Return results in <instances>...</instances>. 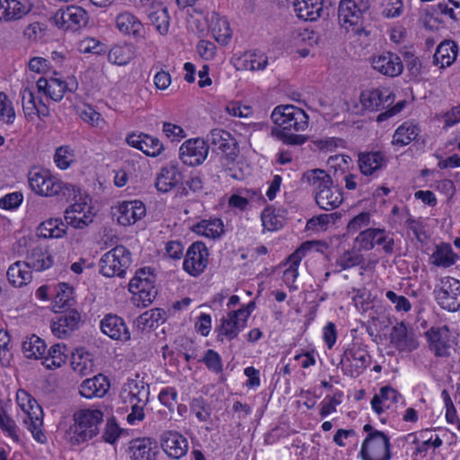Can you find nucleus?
Wrapping results in <instances>:
<instances>
[{
    "mask_svg": "<svg viewBox=\"0 0 460 460\" xmlns=\"http://www.w3.org/2000/svg\"><path fill=\"white\" fill-rule=\"evenodd\" d=\"M127 143L141 150L148 156L155 157L164 150V146L157 137H154L147 134H130L127 137Z\"/></svg>",
    "mask_w": 460,
    "mask_h": 460,
    "instance_id": "a878e982",
    "label": "nucleus"
},
{
    "mask_svg": "<svg viewBox=\"0 0 460 460\" xmlns=\"http://www.w3.org/2000/svg\"><path fill=\"white\" fill-rule=\"evenodd\" d=\"M404 58L411 79H419L420 75L425 72V66L422 65L419 58L410 52H405Z\"/></svg>",
    "mask_w": 460,
    "mask_h": 460,
    "instance_id": "6e6d98bb",
    "label": "nucleus"
},
{
    "mask_svg": "<svg viewBox=\"0 0 460 460\" xmlns=\"http://www.w3.org/2000/svg\"><path fill=\"white\" fill-rule=\"evenodd\" d=\"M429 349L438 358H448L452 347L450 330L447 325L431 327L425 332Z\"/></svg>",
    "mask_w": 460,
    "mask_h": 460,
    "instance_id": "f8f14e48",
    "label": "nucleus"
},
{
    "mask_svg": "<svg viewBox=\"0 0 460 460\" xmlns=\"http://www.w3.org/2000/svg\"><path fill=\"white\" fill-rule=\"evenodd\" d=\"M22 410L26 414L23 419V423L28 427L33 438L38 442L44 443L46 441V436L40 429L42 426V419L39 418L36 412H31L29 410H26L24 405L22 406Z\"/></svg>",
    "mask_w": 460,
    "mask_h": 460,
    "instance_id": "a18cd8bd",
    "label": "nucleus"
},
{
    "mask_svg": "<svg viewBox=\"0 0 460 460\" xmlns=\"http://www.w3.org/2000/svg\"><path fill=\"white\" fill-rule=\"evenodd\" d=\"M261 221L267 231H277L284 226V218L277 214L275 209L266 208L261 213Z\"/></svg>",
    "mask_w": 460,
    "mask_h": 460,
    "instance_id": "09e8293b",
    "label": "nucleus"
},
{
    "mask_svg": "<svg viewBox=\"0 0 460 460\" xmlns=\"http://www.w3.org/2000/svg\"><path fill=\"white\" fill-rule=\"evenodd\" d=\"M0 429L7 432V434L13 438L18 440L17 426L14 420L9 417L4 410H0Z\"/></svg>",
    "mask_w": 460,
    "mask_h": 460,
    "instance_id": "0e129e2a",
    "label": "nucleus"
},
{
    "mask_svg": "<svg viewBox=\"0 0 460 460\" xmlns=\"http://www.w3.org/2000/svg\"><path fill=\"white\" fill-rule=\"evenodd\" d=\"M206 140L212 146L213 152L218 155L217 157H212L208 164L215 166L217 173L231 171L240 153L235 137L225 129L214 128L208 134Z\"/></svg>",
    "mask_w": 460,
    "mask_h": 460,
    "instance_id": "7ed1b4c3",
    "label": "nucleus"
},
{
    "mask_svg": "<svg viewBox=\"0 0 460 460\" xmlns=\"http://www.w3.org/2000/svg\"><path fill=\"white\" fill-rule=\"evenodd\" d=\"M368 8L367 4L361 6L353 0H341L339 4L338 16L341 26L344 27H359L365 29L364 13Z\"/></svg>",
    "mask_w": 460,
    "mask_h": 460,
    "instance_id": "2eb2a0df",
    "label": "nucleus"
},
{
    "mask_svg": "<svg viewBox=\"0 0 460 460\" xmlns=\"http://www.w3.org/2000/svg\"><path fill=\"white\" fill-rule=\"evenodd\" d=\"M81 314L75 309L65 311L57 315L51 323V331L55 336L59 339L70 335L79 328Z\"/></svg>",
    "mask_w": 460,
    "mask_h": 460,
    "instance_id": "6ab92c4d",
    "label": "nucleus"
},
{
    "mask_svg": "<svg viewBox=\"0 0 460 460\" xmlns=\"http://www.w3.org/2000/svg\"><path fill=\"white\" fill-rule=\"evenodd\" d=\"M75 160V150L69 146H61L56 149L54 162L59 169H67Z\"/></svg>",
    "mask_w": 460,
    "mask_h": 460,
    "instance_id": "49530a36",
    "label": "nucleus"
},
{
    "mask_svg": "<svg viewBox=\"0 0 460 460\" xmlns=\"http://www.w3.org/2000/svg\"><path fill=\"white\" fill-rule=\"evenodd\" d=\"M31 11V5L18 0H0V20L5 22L22 18Z\"/></svg>",
    "mask_w": 460,
    "mask_h": 460,
    "instance_id": "7c9ffc66",
    "label": "nucleus"
},
{
    "mask_svg": "<svg viewBox=\"0 0 460 460\" xmlns=\"http://www.w3.org/2000/svg\"><path fill=\"white\" fill-rule=\"evenodd\" d=\"M390 438L385 432L367 435L362 442L359 456L362 460H391Z\"/></svg>",
    "mask_w": 460,
    "mask_h": 460,
    "instance_id": "6e6552de",
    "label": "nucleus"
},
{
    "mask_svg": "<svg viewBox=\"0 0 460 460\" xmlns=\"http://www.w3.org/2000/svg\"><path fill=\"white\" fill-rule=\"evenodd\" d=\"M22 105L25 117L28 119H32L37 113V102L33 92L25 87L21 92Z\"/></svg>",
    "mask_w": 460,
    "mask_h": 460,
    "instance_id": "603ef678",
    "label": "nucleus"
},
{
    "mask_svg": "<svg viewBox=\"0 0 460 460\" xmlns=\"http://www.w3.org/2000/svg\"><path fill=\"white\" fill-rule=\"evenodd\" d=\"M53 19L55 25L59 28L81 29L87 22V13L83 8L71 5L65 10H58Z\"/></svg>",
    "mask_w": 460,
    "mask_h": 460,
    "instance_id": "f3484780",
    "label": "nucleus"
},
{
    "mask_svg": "<svg viewBox=\"0 0 460 460\" xmlns=\"http://www.w3.org/2000/svg\"><path fill=\"white\" fill-rule=\"evenodd\" d=\"M29 184L31 189L38 195L45 197L57 196L66 200L77 197L79 190L69 183H65L50 175L48 170H33L29 172Z\"/></svg>",
    "mask_w": 460,
    "mask_h": 460,
    "instance_id": "20e7f679",
    "label": "nucleus"
},
{
    "mask_svg": "<svg viewBox=\"0 0 460 460\" xmlns=\"http://www.w3.org/2000/svg\"><path fill=\"white\" fill-rule=\"evenodd\" d=\"M183 179L177 162H171L162 167L155 179V187L158 191L166 193L175 188Z\"/></svg>",
    "mask_w": 460,
    "mask_h": 460,
    "instance_id": "aec40b11",
    "label": "nucleus"
},
{
    "mask_svg": "<svg viewBox=\"0 0 460 460\" xmlns=\"http://www.w3.org/2000/svg\"><path fill=\"white\" fill-rule=\"evenodd\" d=\"M125 391H128L130 402L144 403L149 400V385L143 380H128L126 384Z\"/></svg>",
    "mask_w": 460,
    "mask_h": 460,
    "instance_id": "a19ab883",
    "label": "nucleus"
},
{
    "mask_svg": "<svg viewBox=\"0 0 460 460\" xmlns=\"http://www.w3.org/2000/svg\"><path fill=\"white\" fill-rule=\"evenodd\" d=\"M455 48L448 41L440 43L433 55V64L440 65L441 68L450 66L456 58Z\"/></svg>",
    "mask_w": 460,
    "mask_h": 460,
    "instance_id": "37998d69",
    "label": "nucleus"
},
{
    "mask_svg": "<svg viewBox=\"0 0 460 460\" xmlns=\"http://www.w3.org/2000/svg\"><path fill=\"white\" fill-rule=\"evenodd\" d=\"M394 93L387 88L367 90L360 94L362 106L371 111L387 109L394 103Z\"/></svg>",
    "mask_w": 460,
    "mask_h": 460,
    "instance_id": "dca6fc26",
    "label": "nucleus"
},
{
    "mask_svg": "<svg viewBox=\"0 0 460 460\" xmlns=\"http://www.w3.org/2000/svg\"><path fill=\"white\" fill-rule=\"evenodd\" d=\"M25 261L27 266L36 271L49 270L54 264V259L49 251L40 245H36L28 251Z\"/></svg>",
    "mask_w": 460,
    "mask_h": 460,
    "instance_id": "cd10ccee",
    "label": "nucleus"
},
{
    "mask_svg": "<svg viewBox=\"0 0 460 460\" xmlns=\"http://www.w3.org/2000/svg\"><path fill=\"white\" fill-rule=\"evenodd\" d=\"M67 350L66 346L64 343H57L50 347L48 351V355L52 359V365L55 367H59L66 360V351Z\"/></svg>",
    "mask_w": 460,
    "mask_h": 460,
    "instance_id": "bf43d9fd",
    "label": "nucleus"
},
{
    "mask_svg": "<svg viewBox=\"0 0 460 460\" xmlns=\"http://www.w3.org/2000/svg\"><path fill=\"white\" fill-rule=\"evenodd\" d=\"M31 268L26 261H16L7 270V279L13 287H22L31 279Z\"/></svg>",
    "mask_w": 460,
    "mask_h": 460,
    "instance_id": "c9c22d12",
    "label": "nucleus"
},
{
    "mask_svg": "<svg viewBox=\"0 0 460 460\" xmlns=\"http://www.w3.org/2000/svg\"><path fill=\"white\" fill-rule=\"evenodd\" d=\"M74 424L69 429L70 441L80 445L99 433L103 413L100 410L82 409L74 413Z\"/></svg>",
    "mask_w": 460,
    "mask_h": 460,
    "instance_id": "39448f33",
    "label": "nucleus"
},
{
    "mask_svg": "<svg viewBox=\"0 0 460 460\" xmlns=\"http://www.w3.org/2000/svg\"><path fill=\"white\" fill-rule=\"evenodd\" d=\"M303 181L314 187V199L323 210H333L343 201L341 190L334 185L332 176L322 169H314L303 174Z\"/></svg>",
    "mask_w": 460,
    "mask_h": 460,
    "instance_id": "f03ea898",
    "label": "nucleus"
},
{
    "mask_svg": "<svg viewBox=\"0 0 460 460\" xmlns=\"http://www.w3.org/2000/svg\"><path fill=\"white\" fill-rule=\"evenodd\" d=\"M438 305L448 312L460 310V281L452 277H444L434 288Z\"/></svg>",
    "mask_w": 460,
    "mask_h": 460,
    "instance_id": "0eeeda50",
    "label": "nucleus"
},
{
    "mask_svg": "<svg viewBox=\"0 0 460 460\" xmlns=\"http://www.w3.org/2000/svg\"><path fill=\"white\" fill-rule=\"evenodd\" d=\"M37 88L39 92L44 93L54 102H60L65 94L64 81L59 78L50 77L46 79L40 77L37 81Z\"/></svg>",
    "mask_w": 460,
    "mask_h": 460,
    "instance_id": "72a5a7b5",
    "label": "nucleus"
},
{
    "mask_svg": "<svg viewBox=\"0 0 460 460\" xmlns=\"http://www.w3.org/2000/svg\"><path fill=\"white\" fill-rule=\"evenodd\" d=\"M380 233V228H368L361 231L356 238V242L363 250L369 251L376 245V235Z\"/></svg>",
    "mask_w": 460,
    "mask_h": 460,
    "instance_id": "864d4df0",
    "label": "nucleus"
},
{
    "mask_svg": "<svg viewBox=\"0 0 460 460\" xmlns=\"http://www.w3.org/2000/svg\"><path fill=\"white\" fill-rule=\"evenodd\" d=\"M441 396L443 398L445 407H446V420L447 422L455 424L458 423V429H460V421L456 414V407L453 403V401L450 397V394L447 390L444 389L441 392Z\"/></svg>",
    "mask_w": 460,
    "mask_h": 460,
    "instance_id": "052dcab7",
    "label": "nucleus"
},
{
    "mask_svg": "<svg viewBox=\"0 0 460 460\" xmlns=\"http://www.w3.org/2000/svg\"><path fill=\"white\" fill-rule=\"evenodd\" d=\"M431 258L434 265L443 268H448L459 260V256L453 252L451 245L446 243H442L436 247Z\"/></svg>",
    "mask_w": 460,
    "mask_h": 460,
    "instance_id": "4c0bfd02",
    "label": "nucleus"
},
{
    "mask_svg": "<svg viewBox=\"0 0 460 460\" xmlns=\"http://www.w3.org/2000/svg\"><path fill=\"white\" fill-rule=\"evenodd\" d=\"M77 49L81 53H92L102 55L106 53V47L101 41L93 38H85L79 41Z\"/></svg>",
    "mask_w": 460,
    "mask_h": 460,
    "instance_id": "5fc2aeb1",
    "label": "nucleus"
},
{
    "mask_svg": "<svg viewBox=\"0 0 460 460\" xmlns=\"http://www.w3.org/2000/svg\"><path fill=\"white\" fill-rule=\"evenodd\" d=\"M192 231L208 238H219L224 233V224L220 218L203 219L192 226Z\"/></svg>",
    "mask_w": 460,
    "mask_h": 460,
    "instance_id": "f704fd0d",
    "label": "nucleus"
},
{
    "mask_svg": "<svg viewBox=\"0 0 460 460\" xmlns=\"http://www.w3.org/2000/svg\"><path fill=\"white\" fill-rule=\"evenodd\" d=\"M146 215L145 204L137 199L123 201L117 208V220L121 226L135 224Z\"/></svg>",
    "mask_w": 460,
    "mask_h": 460,
    "instance_id": "412c9836",
    "label": "nucleus"
},
{
    "mask_svg": "<svg viewBox=\"0 0 460 460\" xmlns=\"http://www.w3.org/2000/svg\"><path fill=\"white\" fill-rule=\"evenodd\" d=\"M74 288L67 283H59L56 287V295L54 297L53 308L55 312L70 307L74 300Z\"/></svg>",
    "mask_w": 460,
    "mask_h": 460,
    "instance_id": "79ce46f5",
    "label": "nucleus"
},
{
    "mask_svg": "<svg viewBox=\"0 0 460 460\" xmlns=\"http://www.w3.org/2000/svg\"><path fill=\"white\" fill-rule=\"evenodd\" d=\"M390 343L400 353H410L419 347V341L413 329L404 322L398 323L392 327Z\"/></svg>",
    "mask_w": 460,
    "mask_h": 460,
    "instance_id": "ddd939ff",
    "label": "nucleus"
},
{
    "mask_svg": "<svg viewBox=\"0 0 460 460\" xmlns=\"http://www.w3.org/2000/svg\"><path fill=\"white\" fill-rule=\"evenodd\" d=\"M420 128L412 122L406 121L397 128L394 136L392 144L394 146H404L416 139L420 134Z\"/></svg>",
    "mask_w": 460,
    "mask_h": 460,
    "instance_id": "e433bc0d",
    "label": "nucleus"
},
{
    "mask_svg": "<svg viewBox=\"0 0 460 460\" xmlns=\"http://www.w3.org/2000/svg\"><path fill=\"white\" fill-rule=\"evenodd\" d=\"M245 326V319H242L239 316L234 317L233 312L229 313L227 318L221 320V324L218 328L217 341H223L224 337L229 341L234 340Z\"/></svg>",
    "mask_w": 460,
    "mask_h": 460,
    "instance_id": "c756f323",
    "label": "nucleus"
},
{
    "mask_svg": "<svg viewBox=\"0 0 460 460\" xmlns=\"http://www.w3.org/2000/svg\"><path fill=\"white\" fill-rule=\"evenodd\" d=\"M156 276L150 267L137 270L130 279L128 291L137 294L143 303L151 304L157 295L155 283Z\"/></svg>",
    "mask_w": 460,
    "mask_h": 460,
    "instance_id": "1a4fd4ad",
    "label": "nucleus"
},
{
    "mask_svg": "<svg viewBox=\"0 0 460 460\" xmlns=\"http://www.w3.org/2000/svg\"><path fill=\"white\" fill-rule=\"evenodd\" d=\"M190 408L199 421H207L210 419L212 410L209 403L203 397L193 398Z\"/></svg>",
    "mask_w": 460,
    "mask_h": 460,
    "instance_id": "8fccbe9b",
    "label": "nucleus"
},
{
    "mask_svg": "<svg viewBox=\"0 0 460 460\" xmlns=\"http://www.w3.org/2000/svg\"><path fill=\"white\" fill-rule=\"evenodd\" d=\"M208 251L202 242L193 243L188 249L183 270L193 277L199 276L208 266Z\"/></svg>",
    "mask_w": 460,
    "mask_h": 460,
    "instance_id": "4468645a",
    "label": "nucleus"
},
{
    "mask_svg": "<svg viewBox=\"0 0 460 460\" xmlns=\"http://www.w3.org/2000/svg\"><path fill=\"white\" fill-rule=\"evenodd\" d=\"M131 263L129 250L123 245H117L102 256L99 261L100 273L108 278H124Z\"/></svg>",
    "mask_w": 460,
    "mask_h": 460,
    "instance_id": "423d86ee",
    "label": "nucleus"
},
{
    "mask_svg": "<svg viewBox=\"0 0 460 460\" xmlns=\"http://www.w3.org/2000/svg\"><path fill=\"white\" fill-rule=\"evenodd\" d=\"M46 347L45 341L33 334L22 342V352L28 358L38 359L44 355Z\"/></svg>",
    "mask_w": 460,
    "mask_h": 460,
    "instance_id": "c03bdc74",
    "label": "nucleus"
},
{
    "mask_svg": "<svg viewBox=\"0 0 460 460\" xmlns=\"http://www.w3.org/2000/svg\"><path fill=\"white\" fill-rule=\"evenodd\" d=\"M364 261L362 254L356 251H346L341 255L335 264L340 267L339 271L358 266Z\"/></svg>",
    "mask_w": 460,
    "mask_h": 460,
    "instance_id": "3c124183",
    "label": "nucleus"
},
{
    "mask_svg": "<svg viewBox=\"0 0 460 460\" xmlns=\"http://www.w3.org/2000/svg\"><path fill=\"white\" fill-rule=\"evenodd\" d=\"M212 372L219 374L223 371V362L220 355L214 349H208L200 360Z\"/></svg>",
    "mask_w": 460,
    "mask_h": 460,
    "instance_id": "13d9d810",
    "label": "nucleus"
},
{
    "mask_svg": "<svg viewBox=\"0 0 460 460\" xmlns=\"http://www.w3.org/2000/svg\"><path fill=\"white\" fill-rule=\"evenodd\" d=\"M370 362L371 356L368 351L356 344L344 351L341 360L343 373L354 378L358 377Z\"/></svg>",
    "mask_w": 460,
    "mask_h": 460,
    "instance_id": "9d476101",
    "label": "nucleus"
},
{
    "mask_svg": "<svg viewBox=\"0 0 460 460\" xmlns=\"http://www.w3.org/2000/svg\"><path fill=\"white\" fill-rule=\"evenodd\" d=\"M90 207L86 202H75L70 205L65 211L66 225H70L76 229H84L93 220V215L89 211Z\"/></svg>",
    "mask_w": 460,
    "mask_h": 460,
    "instance_id": "4be33fe9",
    "label": "nucleus"
},
{
    "mask_svg": "<svg viewBox=\"0 0 460 460\" xmlns=\"http://www.w3.org/2000/svg\"><path fill=\"white\" fill-rule=\"evenodd\" d=\"M129 450L132 460H157L160 454L157 442L150 438L132 440Z\"/></svg>",
    "mask_w": 460,
    "mask_h": 460,
    "instance_id": "b1692460",
    "label": "nucleus"
},
{
    "mask_svg": "<svg viewBox=\"0 0 460 460\" xmlns=\"http://www.w3.org/2000/svg\"><path fill=\"white\" fill-rule=\"evenodd\" d=\"M135 58V49L131 44L115 45L108 53V60L117 66H126Z\"/></svg>",
    "mask_w": 460,
    "mask_h": 460,
    "instance_id": "ea45409f",
    "label": "nucleus"
},
{
    "mask_svg": "<svg viewBox=\"0 0 460 460\" xmlns=\"http://www.w3.org/2000/svg\"><path fill=\"white\" fill-rule=\"evenodd\" d=\"M271 119L276 127L272 128L271 135L286 145L301 146L308 137L298 134L308 128L309 117L305 111L294 105L277 106L272 113Z\"/></svg>",
    "mask_w": 460,
    "mask_h": 460,
    "instance_id": "f257e3e1",
    "label": "nucleus"
},
{
    "mask_svg": "<svg viewBox=\"0 0 460 460\" xmlns=\"http://www.w3.org/2000/svg\"><path fill=\"white\" fill-rule=\"evenodd\" d=\"M71 367L79 375L86 376L92 367V362L87 357L84 358L81 354H73Z\"/></svg>",
    "mask_w": 460,
    "mask_h": 460,
    "instance_id": "680f3d73",
    "label": "nucleus"
},
{
    "mask_svg": "<svg viewBox=\"0 0 460 460\" xmlns=\"http://www.w3.org/2000/svg\"><path fill=\"white\" fill-rule=\"evenodd\" d=\"M67 226L61 218H49L37 227L36 235L40 238H61L66 234Z\"/></svg>",
    "mask_w": 460,
    "mask_h": 460,
    "instance_id": "473e14b6",
    "label": "nucleus"
},
{
    "mask_svg": "<svg viewBox=\"0 0 460 460\" xmlns=\"http://www.w3.org/2000/svg\"><path fill=\"white\" fill-rule=\"evenodd\" d=\"M116 25L118 29H133L143 26L140 19L128 11L122 12L117 15Z\"/></svg>",
    "mask_w": 460,
    "mask_h": 460,
    "instance_id": "4d7b16f0",
    "label": "nucleus"
},
{
    "mask_svg": "<svg viewBox=\"0 0 460 460\" xmlns=\"http://www.w3.org/2000/svg\"><path fill=\"white\" fill-rule=\"evenodd\" d=\"M310 250V243H302L289 257V267L285 270L283 278L287 283L295 282L298 276L297 268L300 264L302 258L305 255V252Z\"/></svg>",
    "mask_w": 460,
    "mask_h": 460,
    "instance_id": "58836bf2",
    "label": "nucleus"
},
{
    "mask_svg": "<svg viewBox=\"0 0 460 460\" xmlns=\"http://www.w3.org/2000/svg\"><path fill=\"white\" fill-rule=\"evenodd\" d=\"M178 394L173 387H166L161 390L158 399L162 404L168 408L170 411H173V405L177 401Z\"/></svg>",
    "mask_w": 460,
    "mask_h": 460,
    "instance_id": "338daca9",
    "label": "nucleus"
},
{
    "mask_svg": "<svg viewBox=\"0 0 460 460\" xmlns=\"http://www.w3.org/2000/svg\"><path fill=\"white\" fill-rule=\"evenodd\" d=\"M209 145L201 137L190 138L184 141L179 149V157L189 166H198L208 157Z\"/></svg>",
    "mask_w": 460,
    "mask_h": 460,
    "instance_id": "9b49d317",
    "label": "nucleus"
},
{
    "mask_svg": "<svg viewBox=\"0 0 460 460\" xmlns=\"http://www.w3.org/2000/svg\"><path fill=\"white\" fill-rule=\"evenodd\" d=\"M370 222V213L369 212H361L356 217H354L348 224L347 230L349 234H354L358 232L364 226H368Z\"/></svg>",
    "mask_w": 460,
    "mask_h": 460,
    "instance_id": "69168bd1",
    "label": "nucleus"
},
{
    "mask_svg": "<svg viewBox=\"0 0 460 460\" xmlns=\"http://www.w3.org/2000/svg\"><path fill=\"white\" fill-rule=\"evenodd\" d=\"M110 388L108 378L99 374L92 378L85 379L80 385L79 393L83 397L93 399L103 397Z\"/></svg>",
    "mask_w": 460,
    "mask_h": 460,
    "instance_id": "bb28decb",
    "label": "nucleus"
},
{
    "mask_svg": "<svg viewBox=\"0 0 460 460\" xmlns=\"http://www.w3.org/2000/svg\"><path fill=\"white\" fill-rule=\"evenodd\" d=\"M293 5L296 16L305 22L316 21L323 11V0H296Z\"/></svg>",
    "mask_w": 460,
    "mask_h": 460,
    "instance_id": "c85d7f7f",
    "label": "nucleus"
},
{
    "mask_svg": "<svg viewBox=\"0 0 460 460\" xmlns=\"http://www.w3.org/2000/svg\"><path fill=\"white\" fill-rule=\"evenodd\" d=\"M268 64V57L261 51L246 52L243 56L245 69L263 70Z\"/></svg>",
    "mask_w": 460,
    "mask_h": 460,
    "instance_id": "de8ad7c7",
    "label": "nucleus"
},
{
    "mask_svg": "<svg viewBox=\"0 0 460 460\" xmlns=\"http://www.w3.org/2000/svg\"><path fill=\"white\" fill-rule=\"evenodd\" d=\"M185 185L193 193H200L204 190V178L200 172H193L190 174Z\"/></svg>",
    "mask_w": 460,
    "mask_h": 460,
    "instance_id": "774afa93",
    "label": "nucleus"
},
{
    "mask_svg": "<svg viewBox=\"0 0 460 460\" xmlns=\"http://www.w3.org/2000/svg\"><path fill=\"white\" fill-rule=\"evenodd\" d=\"M386 159L381 152L360 154L358 167L364 175H372L375 172L386 165Z\"/></svg>",
    "mask_w": 460,
    "mask_h": 460,
    "instance_id": "2f4dec72",
    "label": "nucleus"
},
{
    "mask_svg": "<svg viewBox=\"0 0 460 460\" xmlns=\"http://www.w3.org/2000/svg\"><path fill=\"white\" fill-rule=\"evenodd\" d=\"M122 429L119 427L114 419L107 420L104 432L102 434V439L110 444H114L119 438Z\"/></svg>",
    "mask_w": 460,
    "mask_h": 460,
    "instance_id": "e2e57ef3",
    "label": "nucleus"
},
{
    "mask_svg": "<svg viewBox=\"0 0 460 460\" xmlns=\"http://www.w3.org/2000/svg\"><path fill=\"white\" fill-rule=\"evenodd\" d=\"M102 332L112 340L128 341L130 333L124 320L112 314H109L100 323Z\"/></svg>",
    "mask_w": 460,
    "mask_h": 460,
    "instance_id": "393cba45",
    "label": "nucleus"
},
{
    "mask_svg": "<svg viewBox=\"0 0 460 460\" xmlns=\"http://www.w3.org/2000/svg\"><path fill=\"white\" fill-rule=\"evenodd\" d=\"M161 447L167 456L173 459H180L188 452V440L181 433L174 430H166L160 437Z\"/></svg>",
    "mask_w": 460,
    "mask_h": 460,
    "instance_id": "a211bd4d",
    "label": "nucleus"
},
{
    "mask_svg": "<svg viewBox=\"0 0 460 460\" xmlns=\"http://www.w3.org/2000/svg\"><path fill=\"white\" fill-rule=\"evenodd\" d=\"M372 66L386 76H398L403 71V64L399 56L386 52L372 59Z\"/></svg>",
    "mask_w": 460,
    "mask_h": 460,
    "instance_id": "5701e85b",
    "label": "nucleus"
}]
</instances>
